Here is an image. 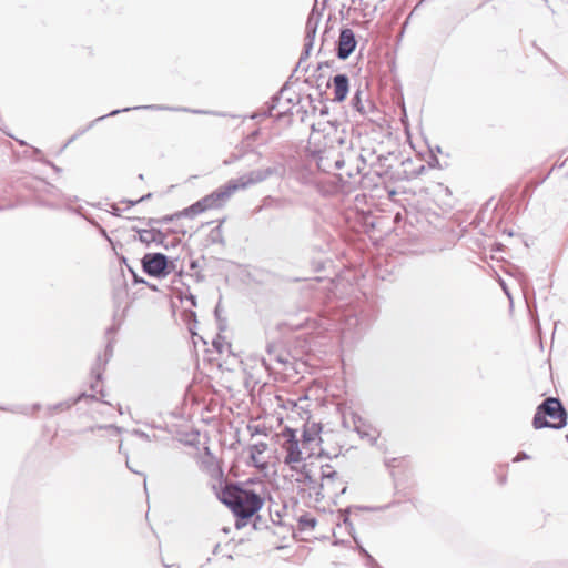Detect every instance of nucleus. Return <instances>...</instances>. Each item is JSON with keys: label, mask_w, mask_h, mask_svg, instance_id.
Wrapping results in <instances>:
<instances>
[{"label": "nucleus", "mask_w": 568, "mask_h": 568, "mask_svg": "<svg viewBox=\"0 0 568 568\" xmlns=\"http://www.w3.org/2000/svg\"><path fill=\"white\" fill-rule=\"evenodd\" d=\"M264 180L262 173H248L237 179H232L224 185L217 187L210 194L201 197L192 205L185 207L181 212L176 213L178 219H190L194 220L199 215L207 212L221 210L225 206L229 200L239 191L245 190L251 185H254Z\"/></svg>", "instance_id": "nucleus-1"}, {"label": "nucleus", "mask_w": 568, "mask_h": 568, "mask_svg": "<svg viewBox=\"0 0 568 568\" xmlns=\"http://www.w3.org/2000/svg\"><path fill=\"white\" fill-rule=\"evenodd\" d=\"M221 500L240 518H251L263 506L260 495L237 486H226L221 493Z\"/></svg>", "instance_id": "nucleus-2"}, {"label": "nucleus", "mask_w": 568, "mask_h": 568, "mask_svg": "<svg viewBox=\"0 0 568 568\" xmlns=\"http://www.w3.org/2000/svg\"><path fill=\"white\" fill-rule=\"evenodd\" d=\"M277 436L283 439L281 443L283 462L292 470H301L304 467V462L314 456L313 453L303 448L294 429L285 427Z\"/></svg>", "instance_id": "nucleus-3"}, {"label": "nucleus", "mask_w": 568, "mask_h": 568, "mask_svg": "<svg viewBox=\"0 0 568 568\" xmlns=\"http://www.w3.org/2000/svg\"><path fill=\"white\" fill-rule=\"evenodd\" d=\"M567 424V413L559 399L549 397L537 407L532 419L536 429L550 427L562 428Z\"/></svg>", "instance_id": "nucleus-4"}, {"label": "nucleus", "mask_w": 568, "mask_h": 568, "mask_svg": "<svg viewBox=\"0 0 568 568\" xmlns=\"http://www.w3.org/2000/svg\"><path fill=\"white\" fill-rule=\"evenodd\" d=\"M250 464L260 471H267L274 466L277 457L273 455L267 443L260 442L247 447Z\"/></svg>", "instance_id": "nucleus-5"}, {"label": "nucleus", "mask_w": 568, "mask_h": 568, "mask_svg": "<svg viewBox=\"0 0 568 568\" xmlns=\"http://www.w3.org/2000/svg\"><path fill=\"white\" fill-rule=\"evenodd\" d=\"M142 263L144 272L151 276L159 277L169 274L166 271V256L161 253L146 254L143 257Z\"/></svg>", "instance_id": "nucleus-6"}, {"label": "nucleus", "mask_w": 568, "mask_h": 568, "mask_svg": "<svg viewBox=\"0 0 568 568\" xmlns=\"http://www.w3.org/2000/svg\"><path fill=\"white\" fill-rule=\"evenodd\" d=\"M322 427L314 422H306L302 434V446L310 453L315 455V449L318 448L321 443Z\"/></svg>", "instance_id": "nucleus-7"}, {"label": "nucleus", "mask_w": 568, "mask_h": 568, "mask_svg": "<svg viewBox=\"0 0 568 568\" xmlns=\"http://www.w3.org/2000/svg\"><path fill=\"white\" fill-rule=\"evenodd\" d=\"M355 45L356 41L352 30H343L338 40V57L341 59H346L354 51Z\"/></svg>", "instance_id": "nucleus-8"}, {"label": "nucleus", "mask_w": 568, "mask_h": 568, "mask_svg": "<svg viewBox=\"0 0 568 568\" xmlns=\"http://www.w3.org/2000/svg\"><path fill=\"white\" fill-rule=\"evenodd\" d=\"M348 78L345 74H337L333 78L334 101L342 102L348 94Z\"/></svg>", "instance_id": "nucleus-9"}, {"label": "nucleus", "mask_w": 568, "mask_h": 568, "mask_svg": "<svg viewBox=\"0 0 568 568\" xmlns=\"http://www.w3.org/2000/svg\"><path fill=\"white\" fill-rule=\"evenodd\" d=\"M236 129H239L247 140L257 139L258 130L256 128V122L254 118L241 120Z\"/></svg>", "instance_id": "nucleus-10"}, {"label": "nucleus", "mask_w": 568, "mask_h": 568, "mask_svg": "<svg viewBox=\"0 0 568 568\" xmlns=\"http://www.w3.org/2000/svg\"><path fill=\"white\" fill-rule=\"evenodd\" d=\"M277 405L286 410V412H296L298 408V403L293 399H284L283 396L277 395L276 396Z\"/></svg>", "instance_id": "nucleus-11"}, {"label": "nucleus", "mask_w": 568, "mask_h": 568, "mask_svg": "<svg viewBox=\"0 0 568 568\" xmlns=\"http://www.w3.org/2000/svg\"><path fill=\"white\" fill-rule=\"evenodd\" d=\"M524 458H526V456L524 454H518V456L515 458V460H520Z\"/></svg>", "instance_id": "nucleus-12"}]
</instances>
